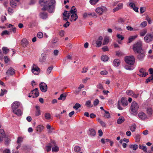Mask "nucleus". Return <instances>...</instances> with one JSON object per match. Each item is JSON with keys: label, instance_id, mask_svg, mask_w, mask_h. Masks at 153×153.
I'll list each match as a JSON object with an SVG mask.
<instances>
[{"label": "nucleus", "instance_id": "nucleus-9", "mask_svg": "<svg viewBox=\"0 0 153 153\" xmlns=\"http://www.w3.org/2000/svg\"><path fill=\"white\" fill-rule=\"evenodd\" d=\"M148 74V72H146V70L143 68H141L139 70V73L138 74L140 76L145 77Z\"/></svg>", "mask_w": 153, "mask_h": 153}, {"label": "nucleus", "instance_id": "nucleus-17", "mask_svg": "<svg viewBox=\"0 0 153 153\" xmlns=\"http://www.w3.org/2000/svg\"><path fill=\"white\" fill-rule=\"evenodd\" d=\"M121 102L122 105L123 106H126L128 104V102L127 101V99L125 97H122L121 99Z\"/></svg>", "mask_w": 153, "mask_h": 153}, {"label": "nucleus", "instance_id": "nucleus-22", "mask_svg": "<svg viewBox=\"0 0 153 153\" xmlns=\"http://www.w3.org/2000/svg\"><path fill=\"white\" fill-rule=\"evenodd\" d=\"M89 132L90 135L91 136H94L95 135L96 132L94 129L92 128L89 129Z\"/></svg>", "mask_w": 153, "mask_h": 153}, {"label": "nucleus", "instance_id": "nucleus-51", "mask_svg": "<svg viewBox=\"0 0 153 153\" xmlns=\"http://www.w3.org/2000/svg\"><path fill=\"white\" fill-rule=\"evenodd\" d=\"M10 33L7 30H4L1 33L2 36H3L4 35H9Z\"/></svg>", "mask_w": 153, "mask_h": 153}, {"label": "nucleus", "instance_id": "nucleus-40", "mask_svg": "<svg viewBox=\"0 0 153 153\" xmlns=\"http://www.w3.org/2000/svg\"><path fill=\"white\" fill-rule=\"evenodd\" d=\"M137 36H132L129 38H128V43H131L133 41Z\"/></svg>", "mask_w": 153, "mask_h": 153}, {"label": "nucleus", "instance_id": "nucleus-11", "mask_svg": "<svg viewBox=\"0 0 153 153\" xmlns=\"http://www.w3.org/2000/svg\"><path fill=\"white\" fill-rule=\"evenodd\" d=\"M139 118L141 120H145L147 119L146 115L143 112H140L138 114Z\"/></svg>", "mask_w": 153, "mask_h": 153}, {"label": "nucleus", "instance_id": "nucleus-26", "mask_svg": "<svg viewBox=\"0 0 153 153\" xmlns=\"http://www.w3.org/2000/svg\"><path fill=\"white\" fill-rule=\"evenodd\" d=\"M43 129V126L41 125L37 126L36 128V131L37 132H41Z\"/></svg>", "mask_w": 153, "mask_h": 153}, {"label": "nucleus", "instance_id": "nucleus-47", "mask_svg": "<svg viewBox=\"0 0 153 153\" xmlns=\"http://www.w3.org/2000/svg\"><path fill=\"white\" fill-rule=\"evenodd\" d=\"M58 40V38L56 37H54L53 38L52 40V44H54L56 43Z\"/></svg>", "mask_w": 153, "mask_h": 153}, {"label": "nucleus", "instance_id": "nucleus-63", "mask_svg": "<svg viewBox=\"0 0 153 153\" xmlns=\"http://www.w3.org/2000/svg\"><path fill=\"white\" fill-rule=\"evenodd\" d=\"M125 22V20L124 19H123V18H119L118 20V22L119 23H123L124 22Z\"/></svg>", "mask_w": 153, "mask_h": 153}, {"label": "nucleus", "instance_id": "nucleus-4", "mask_svg": "<svg viewBox=\"0 0 153 153\" xmlns=\"http://www.w3.org/2000/svg\"><path fill=\"white\" fill-rule=\"evenodd\" d=\"M139 108V105L135 101H133L131 106V110L132 112L136 113L137 112Z\"/></svg>", "mask_w": 153, "mask_h": 153}, {"label": "nucleus", "instance_id": "nucleus-59", "mask_svg": "<svg viewBox=\"0 0 153 153\" xmlns=\"http://www.w3.org/2000/svg\"><path fill=\"white\" fill-rule=\"evenodd\" d=\"M102 50L104 52L108 51V48L107 46H104V47H103L102 48Z\"/></svg>", "mask_w": 153, "mask_h": 153}, {"label": "nucleus", "instance_id": "nucleus-2", "mask_svg": "<svg viewBox=\"0 0 153 153\" xmlns=\"http://www.w3.org/2000/svg\"><path fill=\"white\" fill-rule=\"evenodd\" d=\"M39 3L43 7L42 8V10H47L50 13L53 12L55 3L54 0H40Z\"/></svg>", "mask_w": 153, "mask_h": 153}, {"label": "nucleus", "instance_id": "nucleus-64", "mask_svg": "<svg viewBox=\"0 0 153 153\" xmlns=\"http://www.w3.org/2000/svg\"><path fill=\"white\" fill-rule=\"evenodd\" d=\"M3 153H10V152L9 149H6L3 151Z\"/></svg>", "mask_w": 153, "mask_h": 153}, {"label": "nucleus", "instance_id": "nucleus-35", "mask_svg": "<svg viewBox=\"0 0 153 153\" xmlns=\"http://www.w3.org/2000/svg\"><path fill=\"white\" fill-rule=\"evenodd\" d=\"M66 97V96L65 95L62 94H61L59 97L58 98V99L59 100H64L65 99Z\"/></svg>", "mask_w": 153, "mask_h": 153}, {"label": "nucleus", "instance_id": "nucleus-20", "mask_svg": "<svg viewBox=\"0 0 153 153\" xmlns=\"http://www.w3.org/2000/svg\"><path fill=\"white\" fill-rule=\"evenodd\" d=\"M40 16L41 18L44 19H46L48 17L47 13L45 12L40 13Z\"/></svg>", "mask_w": 153, "mask_h": 153}, {"label": "nucleus", "instance_id": "nucleus-31", "mask_svg": "<svg viewBox=\"0 0 153 153\" xmlns=\"http://www.w3.org/2000/svg\"><path fill=\"white\" fill-rule=\"evenodd\" d=\"M77 11V10L76 8H75L74 6H72L71 9L70 11V14H73L74 13H75Z\"/></svg>", "mask_w": 153, "mask_h": 153}, {"label": "nucleus", "instance_id": "nucleus-48", "mask_svg": "<svg viewBox=\"0 0 153 153\" xmlns=\"http://www.w3.org/2000/svg\"><path fill=\"white\" fill-rule=\"evenodd\" d=\"M135 139L137 142H139L140 141V135L138 134H137L135 135Z\"/></svg>", "mask_w": 153, "mask_h": 153}, {"label": "nucleus", "instance_id": "nucleus-25", "mask_svg": "<svg viewBox=\"0 0 153 153\" xmlns=\"http://www.w3.org/2000/svg\"><path fill=\"white\" fill-rule=\"evenodd\" d=\"M130 130L132 132L135 131L136 128V126L135 124H133L132 125L129 127Z\"/></svg>", "mask_w": 153, "mask_h": 153}, {"label": "nucleus", "instance_id": "nucleus-1", "mask_svg": "<svg viewBox=\"0 0 153 153\" xmlns=\"http://www.w3.org/2000/svg\"><path fill=\"white\" fill-rule=\"evenodd\" d=\"M141 42H138L133 45V49L134 52L137 53V58L139 61H142L143 60L146 55V52L142 47Z\"/></svg>", "mask_w": 153, "mask_h": 153}, {"label": "nucleus", "instance_id": "nucleus-36", "mask_svg": "<svg viewBox=\"0 0 153 153\" xmlns=\"http://www.w3.org/2000/svg\"><path fill=\"white\" fill-rule=\"evenodd\" d=\"M51 115L49 113H46L45 114V118L47 120H50L51 118Z\"/></svg>", "mask_w": 153, "mask_h": 153}, {"label": "nucleus", "instance_id": "nucleus-46", "mask_svg": "<svg viewBox=\"0 0 153 153\" xmlns=\"http://www.w3.org/2000/svg\"><path fill=\"white\" fill-rule=\"evenodd\" d=\"M126 94L128 95H132L133 94V92L132 90H128L126 91Z\"/></svg>", "mask_w": 153, "mask_h": 153}, {"label": "nucleus", "instance_id": "nucleus-14", "mask_svg": "<svg viewBox=\"0 0 153 153\" xmlns=\"http://www.w3.org/2000/svg\"><path fill=\"white\" fill-rule=\"evenodd\" d=\"M20 103L19 102L16 101L14 102L12 106V111L16 109L19 106Z\"/></svg>", "mask_w": 153, "mask_h": 153}, {"label": "nucleus", "instance_id": "nucleus-53", "mask_svg": "<svg viewBox=\"0 0 153 153\" xmlns=\"http://www.w3.org/2000/svg\"><path fill=\"white\" fill-rule=\"evenodd\" d=\"M99 101L97 99H96L94 101L93 104L94 106H96L99 103Z\"/></svg>", "mask_w": 153, "mask_h": 153}, {"label": "nucleus", "instance_id": "nucleus-18", "mask_svg": "<svg viewBox=\"0 0 153 153\" xmlns=\"http://www.w3.org/2000/svg\"><path fill=\"white\" fill-rule=\"evenodd\" d=\"M13 112L14 114H16L18 116H21L22 114V112L20 109L13 110Z\"/></svg>", "mask_w": 153, "mask_h": 153}, {"label": "nucleus", "instance_id": "nucleus-37", "mask_svg": "<svg viewBox=\"0 0 153 153\" xmlns=\"http://www.w3.org/2000/svg\"><path fill=\"white\" fill-rule=\"evenodd\" d=\"M53 68V66H50L48 68L46 71V74L47 75H49L50 74Z\"/></svg>", "mask_w": 153, "mask_h": 153}, {"label": "nucleus", "instance_id": "nucleus-42", "mask_svg": "<svg viewBox=\"0 0 153 153\" xmlns=\"http://www.w3.org/2000/svg\"><path fill=\"white\" fill-rule=\"evenodd\" d=\"M109 42V39L108 38L106 37L104 38V41L103 42V45L107 44Z\"/></svg>", "mask_w": 153, "mask_h": 153}, {"label": "nucleus", "instance_id": "nucleus-3", "mask_svg": "<svg viewBox=\"0 0 153 153\" xmlns=\"http://www.w3.org/2000/svg\"><path fill=\"white\" fill-rule=\"evenodd\" d=\"M125 60L127 64L130 65H133L135 62V58L132 55L126 56L125 58Z\"/></svg>", "mask_w": 153, "mask_h": 153}, {"label": "nucleus", "instance_id": "nucleus-16", "mask_svg": "<svg viewBox=\"0 0 153 153\" xmlns=\"http://www.w3.org/2000/svg\"><path fill=\"white\" fill-rule=\"evenodd\" d=\"M63 15L64 17H66V18L64 19V20L65 21H67L70 17V13H68V11L65 10L63 13Z\"/></svg>", "mask_w": 153, "mask_h": 153}, {"label": "nucleus", "instance_id": "nucleus-19", "mask_svg": "<svg viewBox=\"0 0 153 153\" xmlns=\"http://www.w3.org/2000/svg\"><path fill=\"white\" fill-rule=\"evenodd\" d=\"M123 4L122 3H120L118 4L117 6L113 9L114 12L117 11L120 9H121L123 7Z\"/></svg>", "mask_w": 153, "mask_h": 153}, {"label": "nucleus", "instance_id": "nucleus-45", "mask_svg": "<svg viewBox=\"0 0 153 153\" xmlns=\"http://www.w3.org/2000/svg\"><path fill=\"white\" fill-rule=\"evenodd\" d=\"M147 33V30H144L140 33V35L141 36H144Z\"/></svg>", "mask_w": 153, "mask_h": 153}, {"label": "nucleus", "instance_id": "nucleus-21", "mask_svg": "<svg viewBox=\"0 0 153 153\" xmlns=\"http://www.w3.org/2000/svg\"><path fill=\"white\" fill-rule=\"evenodd\" d=\"M71 21H76L78 18V16L76 13H74L73 14H72L71 15Z\"/></svg>", "mask_w": 153, "mask_h": 153}, {"label": "nucleus", "instance_id": "nucleus-38", "mask_svg": "<svg viewBox=\"0 0 153 153\" xmlns=\"http://www.w3.org/2000/svg\"><path fill=\"white\" fill-rule=\"evenodd\" d=\"M31 94H32L33 95V96H34V97H36L39 95V92H36L35 91L33 92V90H32L31 91Z\"/></svg>", "mask_w": 153, "mask_h": 153}, {"label": "nucleus", "instance_id": "nucleus-54", "mask_svg": "<svg viewBox=\"0 0 153 153\" xmlns=\"http://www.w3.org/2000/svg\"><path fill=\"white\" fill-rule=\"evenodd\" d=\"M147 25V22L146 21H144L140 24V26L142 27H144L146 26Z\"/></svg>", "mask_w": 153, "mask_h": 153}, {"label": "nucleus", "instance_id": "nucleus-55", "mask_svg": "<svg viewBox=\"0 0 153 153\" xmlns=\"http://www.w3.org/2000/svg\"><path fill=\"white\" fill-rule=\"evenodd\" d=\"M146 19L148 21L149 24H150L152 23L151 19L148 16H146Z\"/></svg>", "mask_w": 153, "mask_h": 153}, {"label": "nucleus", "instance_id": "nucleus-49", "mask_svg": "<svg viewBox=\"0 0 153 153\" xmlns=\"http://www.w3.org/2000/svg\"><path fill=\"white\" fill-rule=\"evenodd\" d=\"M37 36L39 38H42L43 37V34L41 32H39L37 34Z\"/></svg>", "mask_w": 153, "mask_h": 153}, {"label": "nucleus", "instance_id": "nucleus-41", "mask_svg": "<svg viewBox=\"0 0 153 153\" xmlns=\"http://www.w3.org/2000/svg\"><path fill=\"white\" fill-rule=\"evenodd\" d=\"M81 107V105L79 104L78 103H76L75 105L73 106V108L77 110Z\"/></svg>", "mask_w": 153, "mask_h": 153}, {"label": "nucleus", "instance_id": "nucleus-8", "mask_svg": "<svg viewBox=\"0 0 153 153\" xmlns=\"http://www.w3.org/2000/svg\"><path fill=\"white\" fill-rule=\"evenodd\" d=\"M153 34H147L144 37V39L146 42H149L152 41Z\"/></svg>", "mask_w": 153, "mask_h": 153}, {"label": "nucleus", "instance_id": "nucleus-15", "mask_svg": "<svg viewBox=\"0 0 153 153\" xmlns=\"http://www.w3.org/2000/svg\"><path fill=\"white\" fill-rule=\"evenodd\" d=\"M28 42L25 38L21 40V44L24 47H26L28 45Z\"/></svg>", "mask_w": 153, "mask_h": 153}, {"label": "nucleus", "instance_id": "nucleus-5", "mask_svg": "<svg viewBox=\"0 0 153 153\" xmlns=\"http://www.w3.org/2000/svg\"><path fill=\"white\" fill-rule=\"evenodd\" d=\"M31 71L35 75H37L40 72V68L38 66L33 64L32 68Z\"/></svg>", "mask_w": 153, "mask_h": 153}, {"label": "nucleus", "instance_id": "nucleus-32", "mask_svg": "<svg viewBox=\"0 0 153 153\" xmlns=\"http://www.w3.org/2000/svg\"><path fill=\"white\" fill-rule=\"evenodd\" d=\"M104 111L105 112V114L104 115V117L106 118H110V115L109 112L105 110H104Z\"/></svg>", "mask_w": 153, "mask_h": 153}, {"label": "nucleus", "instance_id": "nucleus-43", "mask_svg": "<svg viewBox=\"0 0 153 153\" xmlns=\"http://www.w3.org/2000/svg\"><path fill=\"white\" fill-rule=\"evenodd\" d=\"M139 148L140 149H142L144 152H147V149L146 146H143V145H139Z\"/></svg>", "mask_w": 153, "mask_h": 153}, {"label": "nucleus", "instance_id": "nucleus-39", "mask_svg": "<svg viewBox=\"0 0 153 153\" xmlns=\"http://www.w3.org/2000/svg\"><path fill=\"white\" fill-rule=\"evenodd\" d=\"M99 0H90L89 1L90 3L92 5L96 4Z\"/></svg>", "mask_w": 153, "mask_h": 153}, {"label": "nucleus", "instance_id": "nucleus-23", "mask_svg": "<svg viewBox=\"0 0 153 153\" xmlns=\"http://www.w3.org/2000/svg\"><path fill=\"white\" fill-rule=\"evenodd\" d=\"M35 107L36 108L35 115L36 116H39L41 114L40 107L38 106H36Z\"/></svg>", "mask_w": 153, "mask_h": 153}, {"label": "nucleus", "instance_id": "nucleus-44", "mask_svg": "<svg viewBox=\"0 0 153 153\" xmlns=\"http://www.w3.org/2000/svg\"><path fill=\"white\" fill-rule=\"evenodd\" d=\"M147 113L149 115H151L152 113V110L151 108H148L146 110Z\"/></svg>", "mask_w": 153, "mask_h": 153}, {"label": "nucleus", "instance_id": "nucleus-7", "mask_svg": "<svg viewBox=\"0 0 153 153\" xmlns=\"http://www.w3.org/2000/svg\"><path fill=\"white\" fill-rule=\"evenodd\" d=\"M39 87L41 91L43 92H45L47 91V85L44 82H41L40 83Z\"/></svg>", "mask_w": 153, "mask_h": 153}, {"label": "nucleus", "instance_id": "nucleus-30", "mask_svg": "<svg viewBox=\"0 0 153 153\" xmlns=\"http://www.w3.org/2000/svg\"><path fill=\"white\" fill-rule=\"evenodd\" d=\"M113 64L115 66H118L120 65V60L118 59H115L114 61Z\"/></svg>", "mask_w": 153, "mask_h": 153}, {"label": "nucleus", "instance_id": "nucleus-27", "mask_svg": "<svg viewBox=\"0 0 153 153\" xmlns=\"http://www.w3.org/2000/svg\"><path fill=\"white\" fill-rule=\"evenodd\" d=\"M59 150V147L56 145V143H55L54 146L52 147V152H57Z\"/></svg>", "mask_w": 153, "mask_h": 153}, {"label": "nucleus", "instance_id": "nucleus-29", "mask_svg": "<svg viewBox=\"0 0 153 153\" xmlns=\"http://www.w3.org/2000/svg\"><path fill=\"white\" fill-rule=\"evenodd\" d=\"M108 57L106 55H103L101 56V59L103 62H106L108 61Z\"/></svg>", "mask_w": 153, "mask_h": 153}, {"label": "nucleus", "instance_id": "nucleus-10", "mask_svg": "<svg viewBox=\"0 0 153 153\" xmlns=\"http://www.w3.org/2000/svg\"><path fill=\"white\" fill-rule=\"evenodd\" d=\"M102 40L103 37L100 36L96 40L95 43L96 44V47H99L101 46L102 43Z\"/></svg>", "mask_w": 153, "mask_h": 153}, {"label": "nucleus", "instance_id": "nucleus-24", "mask_svg": "<svg viewBox=\"0 0 153 153\" xmlns=\"http://www.w3.org/2000/svg\"><path fill=\"white\" fill-rule=\"evenodd\" d=\"M124 118L123 117H120L117 120V123L118 124H120L124 122Z\"/></svg>", "mask_w": 153, "mask_h": 153}, {"label": "nucleus", "instance_id": "nucleus-60", "mask_svg": "<svg viewBox=\"0 0 153 153\" xmlns=\"http://www.w3.org/2000/svg\"><path fill=\"white\" fill-rule=\"evenodd\" d=\"M117 37L119 39H121V40H123L124 38V37L120 34H117Z\"/></svg>", "mask_w": 153, "mask_h": 153}, {"label": "nucleus", "instance_id": "nucleus-62", "mask_svg": "<svg viewBox=\"0 0 153 153\" xmlns=\"http://www.w3.org/2000/svg\"><path fill=\"white\" fill-rule=\"evenodd\" d=\"M39 61L41 62H44L45 61V58L44 56H42L40 58Z\"/></svg>", "mask_w": 153, "mask_h": 153}, {"label": "nucleus", "instance_id": "nucleus-13", "mask_svg": "<svg viewBox=\"0 0 153 153\" xmlns=\"http://www.w3.org/2000/svg\"><path fill=\"white\" fill-rule=\"evenodd\" d=\"M55 144V142L54 141H52L51 142L48 143L46 146V150L48 152H49L51 150V147H53Z\"/></svg>", "mask_w": 153, "mask_h": 153}, {"label": "nucleus", "instance_id": "nucleus-58", "mask_svg": "<svg viewBox=\"0 0 153 153\" xmlns=\"http://www.w3.org/2000/svg\"><path fill=\"white\" fill-rule=\"evenodd\" d=\"M0 134L3 136H5V134L4 130L2 129H0Z\"/></svg>", "mask_w": 153, "mask_h": 153}, {"label": "nucleus", "instance_id": "nucleus-6", "mask_svg": "<svg viewBox=\"0 0 153 153\" xmlns=\"http://www.w3.org/2000/svg\"><path fill=\"white\" fill-rule=\"evenodd\" d=\"M106 10V8L104 6L97 7L95 9V12L99 15H102L104 11Z\"/></svg>", "mask_w": 153, "mask_h": 153}, {"label": "nucleus", "instance_id": "nucleus-33", "mask_svg": "<svg viewBox=\"0 0 153 153\" xmlns=\"http://www.w3.org/2000/svg\"><path fill=\"white\" fill-rule=\"evenodd\" d=\"M85 105L86 107L88 108L92 107L93 106V105L91 104V102L90 100L86 101Z\"/></svg>", "mask_w": 153, "mask_h": 153}, {"label": "nucleus", "instance_id": "nucleus-12", "mask_svg": "<svg viewBox=\"0 0 153 153\" xmlns=\"http://www.w3.org/2000/svg\"><path fill=\"white\" fill-rule=\"evenodd\" d=\"M15 70L12 68L10 67L7 71L6 73L8 75H13L15 73Z\"/></svg>", "mask_w": 153, "mask_h": 153}, {"label": "nucleus", "instance_id": "nucleus-61", "mask_svg": "<svg viewBox=\"0 0 153 153\" xmlns=\"http://www.w3.org/2000/svg\"><path fill=\"white\" fill-rule=\"evenodd\" d=\"M89 16H91L92 17H97V15L95 13H91L88 14Z\"/></svg>", "mask_w": 153, "mask_h": 153}, {"label": "nucleus", "instance_id": "nucleus-56", "mask_svg": "<svg viewBox=\"0 0 153 153\" xmlns=\"http://www.w3.org/2000/svg\"><path fill=\"white\" fill-rule=\"evenodd\" d=\"M10 4L11 6L13 8L15 7L16 6V3L13 1L10 2Z\"/></svg>", "mask_w": 153, "mask_h": 153}, {"label": "nucleus", "instance_id": "nucleus-34", "mask_svg": "<svg viewBox=\"0 0 153 153\" xmlns=\"http://www.w3.org/2000/svg\"><path fill=\"white\" fill-rule=\"evenodd\" d=\"M129 147L131 149H133L134 150H136L138 147V146L137 145H131L129 146Z\"/></svg>", "mask_w": 153, "mask_h": 153}, {"label": "nucleus", "instance_id": "nucleus-57", "mask_svg": "<svg viewBox=\"0 0 153 153\" xmlns=\"http://www.w3.org/2000/svg\"><path fill=\"white\" fill-rule=\"evenodd\" d=\"M4 60L6 63H7L10 61V59L7 56H5L4 57Z\"/></svg>", "mask_w": 153, "mask_h": 153}, {"label": "nucleus", "instance_id": "nucleus-50", "mask_svg": "<svg viewBox=\"0 0 153 153\" xmlns=\"http://www.w3.org/2000/svg\"><path fill=\"white\" fill-rule=\"evenodd\" d=\"M1 93L0 94V96H2L4 95V94H5L7 92V91L5 89H1Z\"/></svg>", "mask_w": 153, "mask_h": 153}, {"label": "nucleus", "instance_id": "nucleus-52", "mask_svg": "<svg viewBox=\"0 0 153 153\" xmlns=\"http://www.w3.org/2000/svg\"><path fill=\"white\" fill-rule=\"evenodd\" d=\"M80 150V148L79 146H76L74 147V150L76 152H79Z\"/></svg>", "mask_w": 153, "mask_h": 153}, {"label": "nucleus", "instance_id": "nucleus-28", "mask_svg": "<svg viewBox=\"0 0 153 153\" xmlns=\"http://www.w3.org/2000/svg\"><path fill=\"white\" fill-rule=\"evenodd\" d=\"M2 50L3 53L4 54H6L9 51V49L6 47H3Z\"/></svg>", "mask_w": 153, "mask_h": 153}]
</instances>
